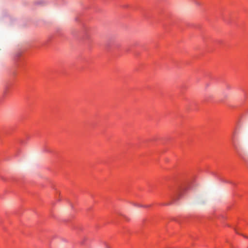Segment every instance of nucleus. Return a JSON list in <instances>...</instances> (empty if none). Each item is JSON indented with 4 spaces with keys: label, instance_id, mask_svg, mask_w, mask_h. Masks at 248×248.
<instances>
[{
    "label": "nucleus",
    "instance_id": "obj_1",
    "mask_svg": "<svg viewBox=\"0 0 248 248\" xmlns=\"http://www.w3.org/2000/svg\"><path fill=\"white\" fill-rule=\"evenodd\" d=\"M40 4H41L43 5V4H45V2L44 1H43V0H42V1H41L40 2Z\"/></svg>",
    "mask_w": 248,
    "mask_h": 248
},
{
    "label": "nucleus",
    "instance_id": "obj_2",
    "mask_svg": "<svg viewBox=\"0 0 248 248\" xmlns=\"http://www.w3.org/2000/svg\"><path fill=\"white\" fill-rule=\"evenodd\" d=\"M195 3L197 5H200V3L199 2H198L197 1H195Z\"/></svg>",
    "mask_w": 248,
    "mask_h": 248
}]
</instances>
